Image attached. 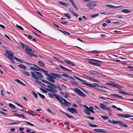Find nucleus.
I'll use <instances>...</instances> for the list:
<instances>
[{
	"label": "nucleus",
	"instance_id": "56",
	"mask_svg": "<svg viewBox=\"0 0 133 133\" xmlns=\"http://www.w3.org/2000/svg\"><path fill=\"white\" fill-rule=\"evenodd\" d=\"M80 88L85 93H86L87 94H88V92L86 90H85L83 88Z\"/></svg>",
	"mask_w": 133,
	"mask_h": 133
},
{
	"label": "nucleus",
	"instance_id": "37",
	"mask_svg": "<svg viewBox=\"0 0 133 133\" xmlns=\"http://www.w3.org/2000/svg\"><path fill=\"white\" fill-rule=\"evenodd\" d=\"M84 112L88 114V115H90L91 114V113L90 112V111L88 110H84Z\"/></svg>",
	"mask_w": 133,
	"mask_h": 133
},
{
	"label": "nucleus",
	"instance_id": "34",
	"mask_svg": "<svg viewBox=\"0 0 133 133\" xmlns=\"http://www.w3.org/2000/svg\"><path fill=\"white\" fill-rule=\"evenodd\" d=\"M119 125L120 126H123L125 127H128L127 125L123 123V122H122V124H120Z\"/></svg>",
	"mask_w": 133,
	"mask_h": 133
},
{
	"label": "nucleus",
	"instance_id": "57",
	"mask_svg": "<svg viewBox=\"0 0 133 133\" xmlns=\"http://www.w3.org/2000/svg\"><path fill=\"white\" fill-rule=\"evenodd\" d=\"M86 117L89 119H91L92 120H93L94 119V118L93 117H91L90 116H86Z\"/></svg>",
	"mask_w": 133,
	"mask_h": 133
},
{
	"label": "nucleus",
	"instance_id": "12",
	"mask_svg": "<svg viewBox=\"0 0 133 133\" xmlns=\"http://www.w3.org/2000/svg\"><path fill=\"white\" fill-rule=\"evenodd\" d=\"M94 131L96 132H106L107 131V130H104L101 129H95L93 130Z\"/></svg>",
	"mask_w": 133,
	"mask_h": 133
},
{
	"label": "nucleus",
	"instance_id": "53",
	"mask_svg": "<svg viewBox=\"0 0 133 133\" xmlns=\"http://www.w3.org/2000/svg\"><path fill=\"white\" fill-rule=\"evenodd\" d=\"M64 97L66 98H67L69 96V94L67 93H65L64 94Z\"/></svg>",
	"mask_w": 133,
	"mask_h": 133
},
{
	"label": "nucleus",
	"instance_id": "63",
	"mask_svg": "<svg viewBox=\"0 0 133 133\" xmlns=\"http://www.w3.org/2000/svg\"><path fill=\"white\" fill-rule=\"evenodd\" d=\"M106 110H107V111L109 112H111L112 110L109 108H107Z\"/></svg>",
	"mask_w": 133,
	"mask_h": 133
},
{
	"label": "nucleus",
	"instance_id": "24",
	"mask_svg": "<svg viewBox=\"0 0 133 133\" xmlns=\"http://www.w3.org/2000/svg\"><path fill=\"white\" fill-rule=\"evenodd\" d=\"M61 112H62V113H63L64 114H65L69 118H74V117L73 116L69 115L68 114L66 113L65 112H64L62 111H61Z\"/></svg>",
	"mask_w": 133,
	"mask_h": 133
},
{
	"label": "nucleus",
	"instance_id": "20",
	"mask_svg": "<svg viewBox=\"0 0 133 133\" xmlns=\"http://www.w3.org/2000/svg\"><path fill=\"white\" fill-rule=\"evenodd\" d=\"M88 63H89L93 65H96L97 66H101V65L100 64L97 63H94V62H90V61Z\"/></svg>",
	"mask_w": 133,
	"mask_h": 133
},
{
	"label": "nucleus",
	"instance_id": "11",
	"mask_svg": "<svg viewBox=\"0 0 133 133\" xmlns=\"http://www.w3.org/2000/svg\"><path fill=\"white\" fill-rule=\"evenodd\" d=\"M96 5V4L94 2H91L88 3L86 5L88 6V8L89 9H92V8H91V7H94Z\"/></svg>",
	"mask_w": 133,
	"mask_h": 133
},
{
	"label": "nucleus",
	"instance_id": "61",
	"mask_svg": "<svg viewBox=\"0 0 133 133\" xmlns=\"http://www.w3.org/2000/svg\"><path fill=\"white\" fill-rule=\"evenodd\" d=\"M122 6H122H122H114L113 5V8H119L121 7Z\"/></svg>",
	"mask_w": 133,
	"mask_h": 133
},
{
	"label": "nucleus",
	"instance_id": "46",
	"mask_svg": "<svg viewBox=\"0 0 133 133\" xmlns=\"http://www.w3.org/2000/svg\"><path fill=\"white\" fill-rule=\"evenodd\" d=\"M38 94L43 99L45 98V96L41 94L39 92H37Z\"/></svg>",
	"mask_w": 133,
	"mask_h": 133
},
{
	"label": "nucleus",
	"instance_id": "42",
	"mask_svg": "<svg viewBox=\"0 0 133 133\" xmlns=\"http://www.w3.org/2000/svg\"><path fill=\"white\" fill-rule=\"evenodd\" d=\"M115 121H114V120L111 121L110 119H109L108 121V122L109 123H112L114 124H115Z\"/></svg>",
	"mask_w": 133,
	"mask_h": 133
},
{
	"label": "nucleus",
	"instance_id": "2",
	"mask_svg": "<svg viewBox=\"0 0 133 133\" xmlns=\"http://www.w3.org/2000/svg\"><path fill=\"white\" fill-rule=\"evenodd\" d=\"M74 91L77 93V94L81 96L85 97H86L87 95L84 93L80 89L77 88H75L74 89Z\"/></svg>",
	"mask_w": 133,
	"mask_h": 133
},
{
	"label": "nucleus",
	"instance_id": "64",
	"mask_svg": "<svg viewBox=\"0 0 133 133\" xmlns=\"http://www.w3.org/2000/svg\"><path fill=\"white\" fill-rule=\"evenodd\" d=\"M44 74L46 76H50V75L48 73V72L47 71H45L44 72Z\"/></svg>",
	"mask_w": 133,
	"mask_h": 133
},
{
	"label": "nucleus",
	"instance_id": "44",
	"mask_svg": "<svg viewBox=\"0 0 133 133\" xmlns=\"http://www.w3.org/2000/svg\"><path fill=\"white\" fill-rule=\"evenodd\" d=\"M32 94L34 95L35 98H38V96L36 93L33 91L32 92Z\"/></svg>",
	"mask_w": 133,
	"mask_h": 133
},
{
	"label": "nucleus",
	"instance_id": "7",
	"mask_svg": "<svg viewBox=\"0 0 133 133\" xmlns=\"http://www.w3.org/2000/svg\"><path fill=\"white\" fill-rule=\"evenodd\" d=\"M49 76L46 77V79L52 83H54L55 81L53 79H55L56 78L55 77L51 75H50Z\"/></svg>",
	"mask_w": 133,
	"mask_h": 133
},
{
	"label": "nucleus",
	"instance_id": "58",
	"mask_svg": "<svg viewBox=\"0 0 133 133\" xmlns=\"http://www.w3.org/2000/svg\"><path fill=\"white\" fill-rule=\"evenodd\" d=\"M106 6L110 8H113V5L110 4L106 5Z\"/></svg>",
	"mask_w": 133,
	"mask_h": 133
},
{
	"label": "nucleus",
	"instance_id": "27",
	"mask_svg": "<svg viewBox=\"0 0 133 133\" xmlns=\"http://www.w3.org/2000/svg\"><path fill=\"white\" fill-rule=\"evenodd\" d=\"M35 82L37 84H39V85H43L44 86H45V85L44 84L41 83V82L38 81V80H35Z\"/></svg>",
	"mask_w": 133,
	"mask_h": 133
},
{
	"label": "nucleus",
	"instance_id": "50",
	"mask_svg": "<svg viewBox=\"0 0 133 133\" xmlns=\"http://www.w3.org/2000/svg\"><path fill=\"white\" fill-rule=\"evenodd\" d=\"M122 121H115V124H118L119 125L120 124H122Z\"/></svg>",
	"mask_w": 133,
	"mask_h": 133
},
{
	"label": "nucleus",
	"instance_id": "5",
	"mask_svg": "<svg viewBox=\"0 0 133 133\" xmlns=\"http://www.w3.org/2000/svg\"><path fill=\"white\" fill-rule=\"evenodd\" d=\"M25 50L27 54L28 55H31V53L32 52V50L28 46H26V47L25 49Z\"/></svg>",
	"mask_w": 133,
	"mask_h": 133
},
{
	"label": "nucleus",
	"instance_id": "10",
	"mask_svg": "<svg viewBox=\"0 0 133 133\" xmlns=\"http://www.w3.org/2000/svg\"><path fill=\"white\" fill-rule=\"evenodd\" d=\"M89 87L98 90L99 89L98 88V87H99V86L98 84L96 83H94L93 84H90Z\"/></svg>",
	"mask_w": 133,
	"mask_h": 133
},
{
	"label": "nucleus",
	"instance_id": "22",
	"mask_svg": "<svg viewBox=\"0 0 133 133\" xmlns=\"http://www.w3.org/2000/svg\"><path fill=\"white\" fill-rule=\"evenodd\" d=\"M19 45H21L23 48H26V46H28L26 44H24L22 42H19Z\"/></svg>",
	"mask_w": 133,
	"mask_h": 133
},
{
	"label": "nucleus",
	"instance_id": "43",
	"mask_svg": "<svg viewBox=\"0 0 133 133\" xmlns=\"http://www.w3.org/2000/svg\"><path fill=\"white\" fill-rule=\"evenodd\" d=\"M14 59H15L18 62H21V63H23V61L22 59L20 60L17 58L16 57H14Z\"/></svg>",
	"mask_w": 133,
	"mask_h": 133
},
{
	"label": "nucleus",
	"instance_id": "45",
	"mask_svg": "<svg viewBox=\"0 0 133 133\" xmlns=\"http://www.w3.org/2000/svg\"><path fill=\"white\" fill-rule=\"evenodd\" d=\"M96 72L94 71H90V74L94 75H96Z\"/></svg>",
	"mask_w": 133,
	"mask_h": 133
},
{
	"label": "nucleus",
	"instance_id": "29",
	"mask_svg": "<svg viewBox=\"0 0 133 133\" xmlns=\"http://www.w3.org/2000/svg\"><path fill=\"white\" fill-rule=\"evenodd\" d=\"M9 105L10 107L13 109H15L16 108L15 106L11 103H9Z\"/></svg>",
	"mask_w": 133,
	"mask_h": 133
},
{
	"label": "nucleus",
	"instance_id": "60",
	"mask_svg": "<svg viewBox=\"0 0 133 133\" xmlns=\"http://www.w3.org/2000/svg\"><path fill=\"white\" fill-rule=\"evenodd\" d=\"M96 75H97L99 76H101V75H102V76H104V77H105L106 76L105 75H102V74H100V73H98V72H97V73H96Z\"/></svg>",
	"mask_w": 133,
	"mask_h": 133
},
{
	"label": "nucleus",
	"instance_id": "33",
	"mask_svg": "<svg viewBox=\"0 0 133 133\" xmlns=\"http://www.w3.org/2000/svg\"><path fill=\"white\" fill-rule=\"evenodd\" d=\"M38 63L39 65L41 66L44 67L45 66V65L44 63L38 61Z\"/></svg>",
	"mask_w": 133,
	"mask_h": 133
},
{
	"label": "nucleus",
	"instance_id": "3",
	"mask_svg": "<svg viewBox=\"0 0 133 133\" xmlns=\"http://www.w3.org/2000/svg\"><path fill=\"white\" fill-rule=\"evenodd\" d=\"M6 53L9 55H7V56L8 58L13 60H14V57H15L14 56V54L11 51L9 50L7 51Z\"/></svg>",
	"mask_w": 133,
	"mask_h": 133
},
{
	"label": "nucleus",
	"instance_id": "9",
	"mask_svg": "<svg viewBox=\"0 0 133 133\" xmlns=\"http://www.w3.org/2000/svg\"><path fill=\"white\" fill-rule=\"evenodd\" d=\"M67 110L69 111L72 114H77L78 113L77 111L75 109L73 108H67Z\"/></svg>",
	"mask_w": 133,
	"mask_h": 133
},
{
	"label": "nucleus",
	"instance_id": "55",
	"mask_svg": "<svg viewBox=\"0 0 133 133\" xmlns=\"http://www.w3.org/2000/svg\"><path fill=\"white\" fill-rule=\"evenodd\" d=\"M16 26L17 28H18L22 30H23L24 29H23L22 28L21 26H19L18 25L16 24Z\"/></svg>",
	"mask_w": 133,
	"mask_h": 133
},
{
	"label": "nucleus",
	"instance_id": "1",
	"mask_svg": "<svg viewBox=\"0 0 133 133\" xmlns=\"http://www.w3.org/2000/svg\"><path fill=\"white\" fill-rule=\"evenodd\" d=\"M48 95L50 97H52V96L55 97L62 104L68 107L71 106V103L68 102L65 99L60 96L53 94H48Z\"/></svg>",
	"mask_w": 133,
	"mask_h": 133
},
{
	"label": "nucleus",
	"instance_id": "48",
	"mask_svg": "<svg viewBox=\"0 0 133 133\" xmlns=\"http://www.w3.org/2000/svg\"><path fill=\"white\" fill-rule=\"evenodd\" d=\"M54 87V88H57L58 89H59V90H62V88H61L58 85H55V87Z\"/></svg>",
	"mask_w": 133,
	"mask_h": 133
},
{
	"label": "nucleus",
	"instance_id": "23",
	"mask_svg": "<svg viewBox=\"0 0 133 133\" xmlns=\"http://www.w3.org/2000/svg\"><path fill=\"white\" fill-rule=\"evenodd\" d=\"M69 11L72 13L74 16L77 17L78 16V14L75 13L70 8L69 9Z\"/></svg>",
	"mask_w": 133,
	"mask_h": 133
},
{
	"label": "nucleus",
	"instance_id": "28",
	"mask_svg": "<svg viewBox=\"0 0 133 133\" xmlns=\"http://www.w3.org/2000/svg\"><path fill=\"white\" fill-rule=\"evenodd\" d=\"M18 66L19 67L25 69H26V66L22 64H20L18 65Z\"/></svg>",
	"mask_w": 133,
	"mask_h": 133
},
{
	"label": "nucleus",
	"instance_id": "59",
	"mask_svg": "<svg viewBox=\"0 0 133 133\" xmlns=\"http://www.w3.org/2000/svg\"><path fill=\"white\" fill-rule=\"evenodd\" d=\"M98 14H97L96 15H91V17L93 18L98 16Z\"/></svg>",
	"mask_w": 133,
	"mask_h": 133
},
{
	"label": "nucleus",
	"instance_id": "8",
	"mask_svg": "<svg viewBox=\"0 0 133 133\" xmlns=\"http://www.w3.org/2000/svg\"><path fill=\"white\" fill-rule=\"evenodd\" d=\"M117 115L119 116L122 117L124 118H128L131 117H133V116L130 115L128 114H124L121 113L117 114Z\"/></svg>",
	"mask_w": 133,
	"mask_h": 133
},
{
	"label": "nucleus",
	"instance_id": "47",
	"mask_svg": "<svg viewBox=\"0 0 133 133\" xmlns=\"http://www.w3.org/2000/svg\"><path fill=\"white\" fill-rule=\"evenodd\" d=\"M30 69L32 70H38V69H36V68L33 67H30Z\"/></svg>",
	"mask_w": 133,
	"mask_h": 133
},
{
	"label": "nucleus",
	"instance_id": "39",
	"mask_svg": "<svg viewBox=\"0 0 133 133\" xmlns=\"http://www.w3.org/2000/svg\"><path fill=\"white\" fill-rule=\"evenodd\" d=\"M101 117L104 120H106L109 119L108 117L106 116H101Z\"/></svg>",
	"mask_w": 133,
	"mask_h": 133
},
{
	"label": "nucleus",
	"instance_id": "40",
	"mask_svg": "<svg viewBox=\"0 0 133 133\" xmlns=\"http://www.w3.org/2000/svg\"><path fill=\"white\" fill-rule=\"evenodd\" d=\"M59 67L63 70H64L67 71V68L61 65H59Z\"/></svg>",
	"mask_w": 133,
	"mask_h": 133
},
{
	"label": "nucleus",
	"instance_id": "49",
	"mask_svg": "<svg viewBox=\"0 0 133 133\" xmlns=\"http://www.w3.org/2000/svg\"><path fill=\"white\" fill-rule=\"evenodd\" d=\"M98 98H102V99H110V100H112V101H115V100L112 99H110L109 98H105L104 97H99Z\"/></svg>",
	"mask_w": 133,
	"mask_h": 133
},
{
	"label": "nucleus",
	"instance_id": "26",
	"mask_svg": "<svg viewBox=\"0 0 133 133\" xmlns=\"http://www.w3.org/2000/svg\"><path fill=\"white\" fill-rule=\"evenodd\" d=\"M15 115L17 116L18 117H22L24 118L25 119V117L24 116V115L23 114H15Z\"/></svg>",
	"mask_w": 133,
	"mask_h": 133
},
{
	"label": "nucleus",
	"instance_id": "32",
	"mask_svg": "<svg viewBox=\"0 0 133 133\" xmlns=\"http://www.w3.org/2000/svg\"><path fill=\"white\" fill-rule=\"evenodd\" d=\"M74 77L76 78L79 81H83V82H86V81L85 80H83L82 79H81L77 77L76 76H74Z\"/></svg>",
	"mask_w": 133,
	"mask_h": 133
},
{
	"label": "nucleus",
	"instance_id": "35",
	"mask_svg": "<svg viewBox=\"0 0 133 133\" xmlns=\"http://www.w3.org/2000/svg\"><path fill=\"white\" fill-rule=\"evenodd\" d=\"M70 82L73 84L74 85H77L78 84V83H77V82L76 81H70Z\"/></svg>",
	"mask_w": 133,
	"mask_h": 133
},
{
	"label": "nucleus",
	"instance_id": "30",
	"mask_svg": "<svg viewBox=\"0 0 133 133\" xmlns=\"http://www.w3.org/2000/svg\"><path fill=\"white\" fill-rule=\"evenodd\" d=\"M88 124L90 125V126L91 127H98V125L95 124H92L88 123Z\"/></svg>",
	"mask_w": 133,
	"mask_h": 133
},
{
	"label": "nucleus",
	"instance_id": "31",
	"mask_svg": "<svg viewBox=\"0 0 133 133\" xmlns=\"http://www.w3.org/2000/svg\"><path fill=\"white\" fill-rule=\"evenodd\" d=\"M31 55H31H29V56L31 57H32L33 56H34V57H36V58H37L38 57V56L37 55L35 54L34 53V52H32Z\"/></svg>",
	"mask_w": 133,
	"mask_h": 133
},
{
	"label": "nucleus",
	"instance_id": "19",
	"mask_svg": "<svg viewBox=\"0 0 133 133\" xmlns=\"http://www.w3.org/2000/svg\"><path fill=\"white\" fill-rule=\"evenodd\" d=\"M35 73L39 78H43V76L42 74L41 73L36 71H35Z\"/></svg>",
	"mask_w": 133,
	"mask_h": 133
},
{
	"label": "nucleus",
	"instance_id": "54",
	"mask_svg": "<svg viewBox=\"0 0 133 133\" xmlns=\"http://www.w3.org/2000/svg\"><path fill=\"white\" fill-rule=\"evenodd\" d=\"M61 75L65 77L68 78L69 75L68 74H63Z\"/></svg>",
	"mask_w": 133,
	"mask_h": 133
},
{
	"label": "nucleus",
	"instance_id": "14",
	"mask_svg": "<svg viewBox=\"0 0 133 133\" xmlns=\"http://www.w3.org/2000/svg\"><path fill=\"white\" fill-rule=\"evenodd\" d=\"M31 75L32 78L36 80H38V78L36 76L35 73L32 71H31Z\"/></svg>",
	"mask_w": 133,
	"mask_h": 133
},
{
	"label": "nucleus",
	"instance_id": "38",
	"mask_svg": "<svg viewBox=\"0 0 133 133\" xmlns=\"http://www.w3.org/2000/svg\"><path fill=\"white\" fill-rule=\"evenodd\" d=\"M84 112L88 114V115H90L91 114V113L90 112V111L88 110H84Z\"/></svg>",
	"mask_w": 133,
	"mask_h": 133
},
{
	"label": "nucleus",
	"instance_id": "17",
	"mask_svg": "<svg viewBox=\"0 0 133 133\" xmlns=\"http://www.w3.org/2000/svg\"><path fill=\"white\" fill-rule=\"evenodd\" d=\"M42 82L45 83L49 84V85L52 86V87H55V85L54 84L51 83L49 82H48L46 81L42 80Z\"/></svg>",
	"mask_w": 133,
	"mask_h": 133
},
{
	"label": "nucleus",
	"instance_id": "4",
	"mask_svg": "<svg viewBox=\"0 0 133 133\" xmlns=\"http://www.w3.org/2000/svg\"><path fill=\"white\" fill-rule=\"evenodd\" d=\"M46 87L49 88H45V89L48 91H49L50 92H52L53 93L56 92H57V90L54 88V87L50 85H47Z\"/></svg>",
	"mask_w": 133,
	"mask_h": 133
},
{
	"label": "nucleus",
	"instance_id": "15",
	"mask_svg": "<svg viewBox=\"0 0 133 133\" xmlns=\"http://www.w3.org/2000/svg\"><path fill=\"white\" fill-rule=\"evenodd\" d=\"M69 1L71 3L72 6L75 8V9L77 10H78V9L76 5H75L74 2L73 0H69Z\"/></svg>",
	"mask_w": 133,
	"mask_h": 133
},
{
	"label": "nucleus",
	"instance_id": "41",
	"mask_svg": "<svg viewBox=\"0 0 133 133\" xmlns=\"http://www.w3.org/2000/svg\"><path fill=\"white\" fill-rule=\"evenodd\" d=\"M64 15L66 17H67L69 19L70 18L71 16L69 14L67 13H65L64 14Z\"/></svg>",
	"mask_w": 133,
	"mask_h": 133
},
{
	"label": "nucleus",
	"instance_id": "18",
	"mask_svg": "<svg viewBox=\"0 0 133 133\" xmlns=\"http://www.w3.org/2000/svg\"><path fill=\"white\" fill-rule=\"evenodd\" d=\"M100 106L101 108L102 109L104 110H106V108H107V106L101 103L100 104Z\"/></svg>",
	"mask_w": 133,
	"mask_h": 133
},
{
	"label": "nucleus",
	"instance_id": "36",
	"mask_svg": "<svg viewBox=\"0 0 133 133\" xmlns=\"http://www.w3.org/2000/svg\"><path fill=\"white\" fill-rule=\"evenodd\" d=\"M84 112L88 114V115H90L91 114V113L90 112V111L88 110H84Z\"/></svg>",
	"mask_w": 133,
	"mask_h": 133
},
{
	"label": "nucleus",
	"instance_id": "16",
	"mask_svg": "<svg viewBox=\"0 0 133 133\" xmlns=\"http://www.w3.org/2000/svg\"><path fill=\"white\" fill-rule=\"evenodd\" d=\"M51 74L52 75H53V76H54L55 77H56L57 78H60L62 77L61 75H60L57 74L53 73H51Z\"/></svg>",
	"mask_w": 133,
	"mask_h": 133
},
{
	"label": "nucleus",
	"instance_id": "51",
	"mask_svg": "<svg viewBox=\"0 0 133 133\" xmlns=\"http://www.w3.org/2000/svg\"><path fill=\"white\" fill-rule=\"evenodd\" d=\"M23 73L24 75L28 76H29L30 75V74L28 72L26 71H24Z\"/></svg>",
	"mask_w": 133,
	"mask_h": 133
},
{
	"label": "nucleus",
	"instance_id": "6",
	"mask_svg": "<svg viewBox=\"0 0 133 133\" xmlns=\"http://www.w3.org/2000/svg\"><path fill=\"white\" fill-rule=\"evenodd\" d=\"M106 84H108L110 86L114 87L117 88L119 89H122V88L120 86L116 84H112L111 83H107Z\"/></svg>",
	"mask_w": 133,
	"mask_h": 133
},
{
	"label": "nucleus",
	"instance_id": "62",
	"mask_svg": "<svg viewBox=\"0 0 133 133\" xmlns=\"http://www.w3.org/2000/svg\"><path fill=\"white\" fill-rule=\"evenodd\" d=\"M94 52L95 53H98L100 52L99 51H98L96 50H93L90 52Z\"/></svg>",
	"mask_w": 133,
	"mask_h": 133
},
{
	"label": "nucleus",
	"instance_id": "52",
	"mask_svg": "<svg viewBox=\"0 0 133 133\" xmlns=\"http://www.w3.org/2000/svg\"><path fill=\"white\" fill-rule=\"evenodd\" d=\"M25 123H26L28 124L29 125H30L31 126H34V125L33 124L30 123L29 122H27V121H25Z\"/></svg>",
	"mask_w": 133,
	"mask_h": 133
},
{
	"label": "nucleus",
	"instance_id": "21",
	"mask_svg": "<svg viewBox=\"0 0 133 133\" xmlns=\"http://www.w3.org/2000/svg\"><path fill=\"white\" fill-rule=\"evenodd\" d=\"M122 12L126 13H130L131 12L130 10L128 9H124L122 10Z\"/></svg>",
	"mask_w": 133,
	"mask_h": 133
},
{
	"label": "nucleus",
	"instance_id": "13",
	"mask_svg": "<svg viewBox=\"0 0 133 133\" xmlns=\"http://www.w3.org/2000/svg\"><path fill=\"white\" fill-rule=\"evenodd\" d=\"M64 61L68 64L70 65L73 66H74L75 65V63L71 61H70L69 60H64Z\"/></svg>",
	"mask_w": 133,
	"mask_h": 133
},
{
	"label": "nucleus",
	"instance_id": "25",
	"mask_svg": "<svg viewBox=\"0 0 133 133\" xmlns=\"http://www.w3.org/2000/svg\"><path fill=\"white\" fill-rule=\"evenodd\" d=\"M88 110L91 112L93 113H94L95 112L94 111V108L92 107H90L89 108Z\"/></svg>",
	"mask_w": 133,
	"mask_h": 133
}]
</instances>
